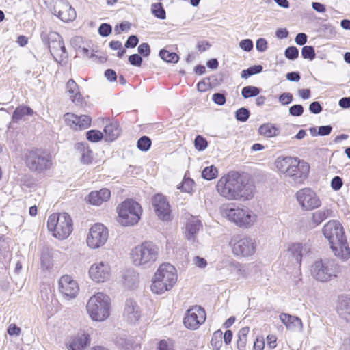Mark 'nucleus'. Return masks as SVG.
Instances as JSON below:
<instances>
[{
	"label": "nucleus",
	"mask_w": 350,
	"mask_h": 350,
	"mask_svg": "<svg viewBox=\"0 0 350 350\" xmlns=\"http://www.w3.org/2000/svg\"><path fill=\"white\" fill-rule=\"evenodd\" d=\"M42 42L47 45L51 55L56 61H63L68 57L62 36L57 32L42 31L40 33Z\"/></svg>",
	"instance_id": "8"
},
{
	"label": "nucleus",
	"mask_w": 350,
	"mask_h": 350,
	"mask_svg": "<svg viewBox=\"0 0 350 350\" xmlns=\"http://www.w3.org/2000/svg\"><path fill=\"white\" fill-rule=\"evenodd\" d=\"M159 247L152 241H144L131 250L133 264L143 269L152 268L159 257Z\"/></svg>",
	"instance_id": "3"
},
{
	"label": "nucleus",
	"mask_w": 350,
	"mask_h": 350,
	"mask_svg": "<svg viewBox=\"0 0 350 350\" xmlns=\"http://www.w3.org/2000/svg\"><path fill=\"white\" fill-rule=\"evenodd\" d=\"M277 169L286 177L291 179L295 184L304 183L308 178L310 165L297 157H279L275 160Z\"/></svg>",
	"instance_id": "2"
},
{
	"label": "nucleus",
	"mask_w": 350,
	"mask_h": 350,
	"mask_svg": "<svg viewBox=\"0 0 350 350\" xmlns=\"http://www.w3.org/2000/svg\"><path fill=\"white\" fill-rule=\"evenodd\" d=\"M66 123L75 130H83L90 126L92 119L86 115L77 116L67 113L64 116Z\"/></svg>",
	"instance_id": "22"
},
{
	"label": "nucleus",
	"mask_w": 350,
	"mask_h": 350,
	"mask_svg": "<svg viewBox=\"0 0 350 350\" xmlns=\"http://www.w3.org/2000/svg\"><path fill=\"white\" fill-rule=\"evenodd\" d=\"M23 159L29 171L36 174L44 173L52 165L51 155L41 149L26 151Z\"/></svg>",
	"instance_id": "6"
},
{
	"label": "nucleus",
	"mask_w": 350,
	"mask_h": 350,
	"mask_svg": "<svg viewBox=\"0 0 350 350\" xmlns=\"http://www.w3.org/2000/svg\"><path fill=\"white\" fill-rule=\"evenodd\" d=\"M329 243L332 251L337 258L343 261H346L350 258V248L346 237Z\"/></svg>",
	"instance_id": "23"
},
{
	"label": "nucleus",
	"mask_w": 350,
	"mask_h": 350,
	"mask_svg": "<svg viewBox=\"0 0 350 350\" xmlns=\"http://www.w3.org/2000/svg\"><path fill=\"white\" fill-rule=\"evenodd\" d=\"M337 311L342 318L350 323V298L341 299Z\"/></svg>",
	"instance_id": "30"
},
{
	"label": "nucleus",
	"mask_w": 350,
	"mask_h": 350,
	"mask_svg": "<svg viewBox=\"0 0 350 350\" xmlns=\"http://www.w3.org/2000/svg\"><path fill=\"white\" fill-rule=\"evenodd\" d=\"M216 187L218 193L228 200H248L253 196L254 189L246 176L235 171L221 177Z\"/></svg>",
	"instance_id": "1"
},
{
	"label": "nucleus",
	"mask_w": 350,
	"mask_h": 350,
	"mask_svg": "<svg viewBox=\"0 0 350 350\" xmlns=\"http://www.w3.org/2000/svg\"><path fill=\"white\" fill-rule=\"evenodd\" d=\"M195 148L199 150L202 151L206 149L208 146L207 141L201 135H197L194 139Z\"/></svg>",
	"instance_id": "48"
},
{
	"label": "nucleus",
	"mask_w": 350,
	"mask_h": 350,
	"mask_svg": "<svg viewBox=\"0 0 350 350\" xmlns=\"http://www.w3.org/2000/svg\"><path fill=\"white\" fill-rule=\"evenodd\" d=\"M157 350H174L171 342L162 340L158 343Z\"/></svg>",
	"instance_id": "63"
},
{
	"label": "nucleus",
	"mask_w": 350,
	"mask_h": 350,
	"mask_svg": "<svg viewBox=\"0 0 350 350\" xmlns=\"http://www.w3.org/2000/svg\"><path fill=\"white\" fill-rule=\"evenodd\" d=\"M47 227L58 239H66L73 230L72 220H48Z\"/></svg>",
	"instance_id": "13"
},
{
	"label": "nucleus",
	"mask_w": 350,
	"mask_h": 350,
	"mask_svg": "<svg viewBox=\"0 0 350 350\" xmlns=\"http://www.w3.org/2000/svg\"><path fill=\"white\" fill-rule=\"evenodd\" d=\"M232 253L237 257H249L255 254L256 241L246 236L234 235L229 241Z\"/></svg>",
	"instance_id": "9"
},
{
	"label": "nucleus",
	"mask_w": 350,
	"mask_h": 350,
	"mask_svg": "<svg viewBox=\"0 0 350 350\" xmlns=\"http://www.w3.org/2000/svg\"><path fill=\"white\" fill-rule=\"evenodd\" d=\"M212 100L219 105H224L226 101L225 95L221 93H215L212 96Z\"/></svg>",
	"instance_id": "58"
},
{
	"label": "nucleus",
	"mask_w": 350,
	"mask_h": 350,
	"mask_svg": "<svg viewBox=\"0 0 350 350\" xmlns=\"http://www.w3.org/2000/svg\"><path fill=\"white\" fill-rule=\"evenodd\" d=\"M332 127L330 125L321 126L318 128V135L325 136L331 133Z\"/></svg>",
	"instance_id": "64"
},
{
	"label": "nucleus",
	"mask_w": 350,
	"mask_h": 350,
	"mask_svg": "<svg viewBox=\"0 0 350 350\" xmlns=\"http://www.w3.org/2000/svg\"><path fill=\"white\" fill-rule=\"evenodd\" d=\"M108 238L107 228L101 223H96L88 230L86 236V244L90 249L96 250L105 245Z\"/></svg>",
	"instance_id": "10"
},
{
	"label": "nucleus",
	"mask_w": 350,
	"mask_h": 350,
	"mask_svg": "<svg viewBox=\"0 0 350 350\" xmlns=\"http://www.w3.org/2000/svg\"><path fill=\"white\" fill-rule=\"evenodd\" d=\"M75 149L81 154V161L84 164L92 163L93 157L92 152L90 149L87 142H79L75 144Z\"/></svg>",
	"instance_id": "27"
},
{
	"label": "nucleus",
	"mask_w": 350,
	"mask_h": 350,
	"mask_svg": "<svg viewBox=\"0 0 350 350\" xmlns=\"http://www.w3.org/2000/svg\"><path fill=\"white\" fill-rule=\"evenodd\" d=\"M194 184V182L191 178L185 179L181 185L178 188L181 189L183 191L190 193L192 190V186Z\"/></svg>",
	"instance_id": "51"
},
{
	"label": "nucleus",
	"mask_w": 350,
	"mask_h": 350,
	"mask_svg": "<svg viewBox=\"0 0 350 350\" xmlns=\"http://www.w3.org/2000/svg\"><path fill=\"white\" fill-rule=\"evenodd\" d=\"M152 206L158 217H165L170 213L169 203L162 194H156L152 198Z\"/></svg>",
	"instance_id": "24"
},
{
	"label": "nucleus",
	"mask_w": 350,
	"mask_h": 350,
	"mask_svg": "<svg viewBox=\"0 0 350 350\" xmlns=\"http://www.w3.org/2000/svg\"><path fill=\"white\" fill-rule=\"evenodd\" d=\"M285 57L290 60H295L299 56V50L295 46H288L284 51Z\"/></svg>",
	"instance_id": "49"
},
{
	"label": "nucleus",
	"mask_w": 350,
	"mask_h": 350,
	"mask_svg": "<svg viewBox=\"0 0 350 350\" xmlns=\"http://www.w3.org/2000/svg\"><path fill=\"white\" fill-rule=\"evenodd\" d=\"M221 217L226 219H250L247 208L235 207L233 204H224L220 207Z\"/></svg>",
	"instance_id": "21"
},
{
	"label": "nucleus",
	"mask_w": 350,
	"mask_h": 350,
	"mask_svg": "<svg viewBox=\"0 0 350 350\" xmlns=\"http://www.w3.org/2000/svg\"><path fill=\"white\" fill-rule=\"evenodd\" d=\"M124 282L129 288L135 287L138 282V275L134 271H128L124 277Z\"/></svg>",
	"instance_id": "38"
},
{
	"label": "nucleus",
	"mask_w": 350,
	"mask_h": 350,
	"mask_svg": "<svg viewBox=\"0 0 350 350\" xmlns=\"http://www.w3.org/2000/svg\"><path fill=\"white\" fill-rule=\"evenodd\" d=\"M280 319L288 329H301L302 327V322L301 319L297 317L282 313L280 315Z\"/></svg>",
	"instance_id": "28"
},
{
	"label": "nucleus",
	"mask_w": 350,
	"mask_h": 350,
	"mask_svg": "<svg viewBox=\"0 0 350 350\" xmlns=\"http://www.w3.org/2000/svg\"><path fill=\"white\" fill-rule=\"evenodd\" d=\"M117 212L121 219H141L143 212L142 206L132 198H127L117 206Z\"/></svg>",
	"instance_id": "12"
},
{
	"label": "nucleus",
	"mask_w": 350,
	"mask_h": 350,
	"mask_svg": "<svg viewBox=\"0 0 350 350\" xmlns=\"http://www.w3.org/2000/svg\"><path fill=\"white\" fill-rule=\"evenodd\" d=\"M58 288L64 298L67 300L75 299L79 291L77 282L69 275H62L59 278Z\"/></svg>",
	"instance_id": "14"
},
{
	"label": "nucleus",
	"mask_w": 350,
	"mask_h": 350,
	"mask_svg": "<svg viewBox=\"0 0 350 350\" xmlns=\"http://www.w3.org/2000/svg\"><path fill=\"white\" fill-rule=\"evenodd\" d=\"M139 42V39L135 35L130 36L126 42H125L124 46L126 48H134Z\"/></svg>",
	"instance_id": "59"
},
{
	"label": "nucleus",
	"mask_w": 350,
	"mask_h": 350,
	"mask_svg": "<svg viewBox=\"0 0 350 350\" xmlns=\"http://www.w3.org/2000/svg\"><path fill=\"white\" fill-rule=\"evenodd\" d=\"M263 67L261 65H254L241 72V77L243 79H247L252 75L258 74L262 71Z\"/></svg>",
	"instance_id": "40"
},
{
	"label": "nucleus",
	"mask_w": 350,
	"mask_h": 350,
	"mask_svg": "<svg viewBox=\"0 0 350 350\" xmlns=\"http://www.w3.org/2000/svg\"><path fill=\"white\" fill-rule=\"evenodd\" d=\"M138 52L140 55H143L144 57H148L149 56L150 53V46L148 45V43H142L141 44H139V46H138Z\"/></svg>",
	"instance_id": "57"
},
{
	"label": "nucleus",
	"mask_w": 350,
	"mask_h": 350,
	"mask_svg": "<svg viewBox=\"0 0 350 350\" xmlns=\"http://www.w3.org/2000/svg\"><path fill=\"white\" fill-rule=\"evenodd\" d=\"M10 240L0 237V261H7L10 259Z\"/></svg>",
	"instance_id": "35"
},
{
	"label": "nucleus",
	"mask_w": 350,
	"mask_h": 350,
	"mask_svg": "<svg viewBox=\"0 0 350 350\" xmlns=\"http://www.w3.org/2000/svg\"><path fill=\"white\" fill-rule=\"evenodd\" d=\"M250 114V111L247 109L241 107L236 111L235 117L237 120L244 122L248 120Z\"/></svg>",
	"instance_id": "47"
},
{
	"label": "nucleus",
	"mask_w": 350,
	"mask_h": 350,
	"mask_svg": "<svg viewBox=\"0 0 350 350\" xmlns=\"http://www.w3.org/2000/svg\"><path fill=\"white\" fill-rule=\"evenodd\" d=\"M130 29L131 23L129 22H123L119 25H116L114 28V31L117 34H120L122 31H128Z\"/></svg>",
	"instance_id": "55"
},
{
	"label": "nucleus",
	"mask_w": 350,
	"mask_h": 350,
	"mask_svg": "<svg viewBox=\"0 0 350 350\" xmlns=\"http://www.w3.org/2000/svg\"><path fill=\"white\" fill-rule=\"evenodd\" d=\"M66 88L70 94V98L73 103L77 105L81 103V96L79 92V87L73 79H70L66 83Z\"/></svg>",
	"instance_id": "29"
},
{
	"label": "nucleus",
	"mask_w": 350,
	"mask_h": 350,
	"mask_svg": "<svg viewBox=\"0 0 350 350\" xmlns=\"http://www.w3.org/2000/svg\"><path fill=\"white\" fill-rule=\"evenodd\" d=\"M110 197V190L107 188H103L99 191H91L87 197V202L94 206H100L103 202H107Z\"/></svg>",
	"instance_id": "25"
},
{
	"label": "nucleus",
	"mask_w": 350,
	"mask_h": 350,
	"mask_svg": "<svg viewBox=\"0 0 350 350\" xmlns=\"http://www.w3.org/2000/svg\"><path fill=\"white\" fill-rule=\"evenodd\" d=\"M104 131L105 133V139L107 141H114L120 134V129L117 123H111L106 125Z\"/></svg>",
	"instance_id": "32"
},
{
	"label": "nucleus",
	"mask_w": 350,
	"mask_h": 350,
	"mask_svg": "<svg viewBox=\"0 0 350 350\" xmlns=\"http://www.w3.org/2000/svg\"><path fill=\"white\" fill-rule=\"evenodd\" d=\"M249 327L241 328L238 333L237 347L239 350H245L247 343V336L249 333Z\"/></svg>",
	"instance_id": "37"
},
{
	"label": "nucleus",
	"mask_w": 350,
	"mask_h": 350,
	"mask_svg": "<svg viewBox=\"0 0 350 350\" xmlns=\"http://www.w3.org/2000/svg\"><path fill=\"white\" fill-rule=\"evenodd\" d=\"M309 110L312 113L318 114L322 111L323 108L319 102L314 101L310 104Z\"/></svg>",
	"instance_id": "62"
},
{
	"label": "nucleus",
	"mask_w": 350,
	"mask_h": 350,
	"mask_svg": "<svg viewBox=\"0 0 350 350\" xmlns=\"http://www.w3.org/2000/svg\"><path fill=\"white\" fill-rule=\"evenodd\" d=\"M53 254L49 250H44L41 254V268L43 270L50 271L53 267Z\"/></svg>",
	"instance_id": "34"
},
{
	"label": "nucleus",
	"mask_w": 350,
	"mask_h": 350,
	"mask_svg": "<svg viewBox=\"0 0 350 350\" xmlns=\"http://www.w3.org/2000/svg\"><path fill=\"white\" fill-rule=\"evenodd\" d=\"M86 310L92 321H104L110 316L111 299L106 294L98 292L90 297Z\"/></svg>",
	"instance_id": "5"
},
{
	"label": "nucleus",
	"mask_w": 350,
	"mask_h": 350,
	"mask_svg": "<svg viewBox=\"0 0 350 350\" xmlns=\"http://www.w3.org/2000/svg\"><path fill=\"white\" fill-rule=\"evenodd\" d=\"M112 31V27L108 23H102L98 28V33L103 37L108 36Z\"/></svg>",
	"instance_id": "52"
},
{
	"label": "nucleus",
	"mask_w": 350,
	"mask_h": 350,
	"mask_svg": "<svg viewBox=\"0 0 350 350\" xmlns=\"http://www.w3.org/2000/svg\"><path fill=\"white\" fill-rule=\"evenodd\" d=\"M343 182L342 178L340 176H335L332 178L331 181L332 188L334 191H338L342 186Z\"/></svg>",
	"instance_id": "61"
},
{
	"label": "nucleus",
	"mask_w": 350,
	"mask_h": 350,
	"mask_svg": "<svg viewBox=\"0 0 350 350\" xmlns=\"http://www.w3.org/2000/svg\"><path fill=\"white\" fill-rule=\"evenodd\" d=\"M218 170L214 165L206 167L202 172V177L207 180H211L217 177Z\"/></svg>",
	"instance_id": "39"
},
{
	"label": "nucleus",
	"mask_w": 350,
	"mask_h": 350,
	"mask_svg": "<svg viewBox=\"0 0 350 350\" xmlns=\"http://www.w3.org/2000/svg\"><path fill=\"white\" fill-rule=\"evenodd\" d=\"M301 55L304 59L312 60L316 57L315 51L312 46H305L301 49Z\"/></svg>",
	"instance_id": "45"
},
{
	"label": "nucleus",
	"mask_w": 350,
	"mask_h": 350,
	"mask_svg": "<svg viewBox=\"0 0 350 350\" xmlns=\"http://www.w3.org/2000/svg\"><path fill=\"white\" fill-rule=\"evenodd\" d=\"M151 144V139L148 137L142 136L138 139L137 146L140 150L146 152L150 149Z\"/></svg>",
	"instance_id": "43"
},
{
	"label": "nucleus",
	"mask_w": 350,
	"mask_h": 350,
	"mask_svg": "<svg viewBox=\"0 0 350 350\" xmlns=\"http://www.w3.org/2000/svg\"><path fill=\"white\" fill-rule=\"evenodd\" d=\"M323 233L331 241L345 238L343 227L338 220H329L323 227Z\"/></svg>",
	"instance_id": "18"
},
{
	"label": "nucleus",
	"mask_w": 350,
	"mask_h": 350,
	"mask_svg": "<svg viewBox=\"0 0 350 350\" xmlns=\"http://www.w3.org/2000/svg\"><path fill=\"white\" fill-rule=\"evenodd\" d=\"M342 267L334 259L316 261L311 267V274L321 282H327L336 278L341 272Z\"/></svg>",
	"instance_id": "7"
},
{
	"label": "nucleus",
	"mask_w": 350,
	"mask_h": 350,
	"mask_svg": "<svg viewBox=\"0 0 350 350\" xmlns=\"http://www.w3.org/2000/svg\"><path fill=\"white\" fill-rule=\"evenodd\" d=\"M53 13L64 22L72 21L76 16L75 10L65 0L55 1Z\"/></svg>",
	"instance_id": "19"
},
{
	"label": "nucleus",
	"mask_w": 350,
	"mask_h": 350,
	"mask_svg": "<svg viewBox=\"0 0 350 350\" xmlns=\"http://www.w3.org/2000/svg\"><path fill=\"white\" fill-rule=\"evenodd\" d=\"M152 12L158 18L165 19L166 17L165 11L160 3L152 4Z\"/></svg>",
	"instance_id": "44"
},
{
	"label": "nucleus",
	"mask_w": 350,
	"mask_h": 350,
	"mask_svg": "<svg viewBox=\"0 0 350 350\" xmlns=\"http://www.w3.org/2000/svg\"><path fill=\"white\" fill-rule=\"evenodd\" d=\"M296 197L301 207L306 210L314 209L321 205V201L316 193L309 188L297 191Z\"/></svg>",
	"instance_id": "17"
},
{
	"label": "nucleus",
	"mask_w": 350,
	"mask_h": 350,
	"mask_svg": "<svg viewBox=\"0 0 350 350\" xmlns=\"http://www.w3.org/2000/svg\"><path fill=\"white\" fill-rule=\"evenodd\" d=\"M206 320L204 310L199 306H195L187 310L183 320L185 326L191 329H197Z\"/></svg>",
	"instance_id": "16"
},
{
	"label": "nucleus",
	"mask_w": 350,
	"mask_h": 350,
	"mask_svg": "<svg viewBox=\"0 0 350 350\" xmlns=\"http://www.w3.org/2000/svg\"><path fill=\"white\" fill-rule=\"evenodd\" d=\"M303 112L304 107L301 105H294L289 108V113L293 116H300Z\"/></svg>",
	"instance_id": "54"
},
{
	"label": "nucleus",
	"mask_w": 350,
	"mask_h": 350,
	"mask_svg": "<svg viewBox=\"0 0 350 350\" xmlns=\"http://www.w3.org/2000/svg\"><path fill=\"white\" fill-rule=\"evenodd\" d=\"M103 133L97 130H90L86 133L87 139L92 142H98L102 139Z\"/></svg>",
	"instance_id": "46"
},
{
	"label": "nucleus",
	"mask_w": 350,
	"mask_h": 350,
	"mask_svg": "<svg viewBox=\"0 0 350 350\" xmlns=\"http://www.w3.org/2000/svg\"><path fill=\"white\" fill-rule=\"evenodd\" d=\"M258 132L261 135L266 137H273L278 135L280 131L274 124L267 123L259 127Z\"/></svg>",
	"instance_id": "33"
},
{
	"label": "nucleus",
	"mask_w": 350,
	"mask_h": 350,
	"mask_svg": "<svg viewBox=\"0 0 350 350\" xmlns=\"http://www.w3.org/2000/svg\"><path fill=\"white\" fill-rule=\"evenodd\" d=\"M159 56L163 60L170 63H176L179 59L178 55L176 53H170L165 49L160 51Z\"/></svg>",
	"instance_id": "41"
},
{
	"label": "nucleus",
	"mask_w": 350,
	"mask_h": 350,
	"mask_svg": "<svg viewBox=\"0 0 350 350\" xmlns=\"http://www.w3.org/2000/svg\"><path fill=\"white\" fill-rule=\"evenodd\" d=\"M124 319L129 323L135 324L141 317V310L133 299L126 300L123 311Z\"/></svg>",
	"instance_id": "20"
},
{
	"label": "nucleus",
	"mask_w": 350,
	"mask_h": 350,
	"mask_svg": "<svg viewBox=\"0 0 350 350\" xmlns=\"http://www.w3.org/2000/svg\"><path fill=\"white\" fill-rule=\"evenodd\" d=\"M33 110L27 106H19L16 107L12 115V120L14 122H18L25 115H32Z\"/></svg>",
	"instance_id": "36"
},
{
	"label": "nucleus",
	"mask_w": 350,
	"mask_h": 350,
	"mask_svg": "<svg viewBox=\"0 0 350 350\" xmlns=\"http://www.w3.org/2000/svg\"><path fill=\"white\" fill-rule=\"evenodd\" d=\"M260 93V89L252 85L244 87L241 90V95L244 98L256 96Z\"/></svg>",
	"instance_id": "42"
},
{
	"label": "nucleus",
	"mask_w": 350,
	"mask_h": 350,
	"mask_svg": "<svg viewBox=\"0 0 350 350\" xmlns=\"http://www.w3.org/2000/svg\"><path fill=\"white\" fill-rule=\"evenodd\" d=\"M310 252V247L306 244L302 243H293L291 244L288 250L286 255L291 259L293 265L297 267L295 271L297 279L295 280V282L301 280V264L302 260V256Z\"/></svg>",
	"instance_id": "11"
},
{
	"label": "nucleus",
	"mask_w": 350,
	"mask_h": 350,
	"mask_svg": "<svg viewBox=\"0 0 350 350\" xmlns=\"http://www.w3.org/2000/svg\"><path fill=\"white\" fill-rule=\"evenodd\" d=\"M129 63L135 66H140L142 63V58L138 54H133L129 57Z\"/></svg>",
	"instance_id": "56"
},
{
	"label": "nucleus",
	"mask_w": 350,
	"mask_h": 350,
	"mask_svg": "<svg viewBox=\"0 0 350 350\" xmlns=\"http://www.w3.org/2000/svg\"><path fill=\"white\" fill-rule=\"evenodd\" d=\"M200 220H189L186 224L185 237L188 240H193L196 234L202 228Z\"/></svg>",
	"instance_id": "31"
},
{
	"label": "nucleus",
	"mask_w": 350,
	"mask_h": 350,
	"mask_svg": "<svg viewBox=\"0 0 350 350\" xmlns=\"http://www.w3.org/2000/svg\"><path fill=\"white\" fill-rule=\"evenodd\" d=\"M176 268L170 263L161 264L154 273L152 280L151 291L161 295L171 290L177 282Z\"/></svg>",
	"instance_id": "4"
},
{
	"label": "nucleus",
	"mask_w": 350,
	"mask_h": 350,
	"mask_svg": "<svg viewBox=\"0 0 350 350\" xmlns=\"http://www.w3.org/2000/svg\"><path fill=\"white\" fill-rule=\"evenodd\" d=\"M90 337L88 334L81 333L73 337L68 344L70 350H83L90 344Z\"/></svg>",
	"instance_id": "26"
},
{
	"label": "nucleus",
	"mask_w": 350,
	"mask_h": 350,
	"mask_svg": "<svg viewBox=\"0 0 350 350\" xmlns=\"http://www.w3.org/2000/svg\"><path fill=\"white\" fill-rule=\"evenodd\" d=\"M239 46L245 51H250L253 49V42L250 39H244L239 42Z\"/></svg>",
	"instance_id": "60"
},
{
	"label": "nucleus",
	"mask_w": 350,
	"mask_h": 350,
	"mask_svg": "<svg viewBox=\"0 0 350 350\" xmlns=\"http://www.w3.org/2000/svg\"><path fill=\"white\" fill-rule=\"evenodd\" d=\"M330 217H334L333 211L328 208H322L313 215L314 219H327Z\"/></svg>",
	"instance_id": "50"
},
{
	"label": "nucleus",
	"mask_w": 350,
	"mask_h": 350,
	"mask_svg": "<svg viewBox=\"0 0 350 350\" xmlns=\"http://www.w3.org/2000/svg\"><path fill=\"white\" fill-rule=\"evenodd\" d=\"M89 276L96 283L105 282L110 279L111 269L107 262L100 261L92 264L89 269Z\"/></svg>",
	"instance_id": "15"
},
{
	"label": "nucleus",
	"mask_w": 350,
	"mask_h": 350,
	"mask_svg": "<svg viewBox=\"0 0 350 350\" xmlns=\"http://www.w3.org/2000/svg\"><path fill=\"white\" fill-rule=\"evenodd\" d=\"M278 100L282 105H286L293 101V97L291 93L284 92L279 96Z\"/></svg>",
	"instance_id": "53"
}]
</instances>
